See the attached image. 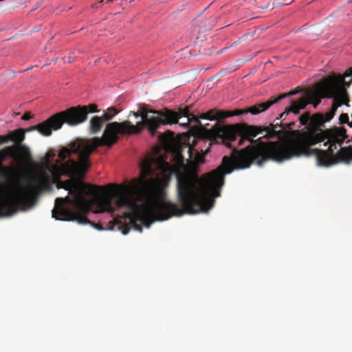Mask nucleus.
<instances>
[{
    "mask_svg": "<svg viewBox=\"0 0 352 352\" xmlns=\"http://www.w3.org/2000/svg\"><path fill=\"white\" fill-rule=\"evenodd\" d=\"M210 146L201 153L188 146L189 157L193 161L190 167L185 166L179 150L175 151L174 160L179 167L170 164L163 156H146L140 163V177L132 179L129 185H122L115 195L117 206L132 212L114 219L110 228L126 234L131 228L142 232V225L148 228L155 221L207 212L213 207L214 198L220 196L226 174L249 168L253 163L261 166L265 162L258 142L241 150L234 148L230 157H223L217 169L199 177L196 168L204 162Z\"/></svg>",
    "mask_w": 352,
    "mask_h": 352,
    "instance_id": "nucleus-1",
    "label": "nucleus"
},
{
    "mask_svg": "<svg viewBox=\"0 0 352 352\" xmlns=\"http://www.w3.org/2000/svg\"><path fill=\"white\" fill-rule=\"evenodd\" d=\"M94 138L89 140L76 139L63 146L58 153V160L54 164H47L33 185L15 189L5 201H0V217L14 213L19 207L31 206L36 196L43 190L51 189L56 184L57 188L69 191L72 196L58 197L52 210V217L60 221H76L80 224H91L98 230L102 228L91 222L86 215L96 206V212L113 213L116 208L115 195L121 190L119 186L113 196H97L87 199L85 194L96 193L98 186L85 185L78 178H82L91 165L89 157L98 146Z\"/></svg>",
    "mask_w": 352,
    "mask_h": 352,
    "instance_id": "nucleus-2",
    "label": "nucleus"
},
{
    "mask_svg": "<svg viewBox=\"0 0 352 352\" xmlns=\"http://www.w3.org/2000/svg\"><path fill=\"white\" fill-rule=\"evenodd\" d=\"M349 85L342 78L329 77L316 85L314 90L307 92L308 104L316 107L324 98H333L329 111L325 114L316 113L310 116L305 112L299 117L300 123L306 130L292 131L295 138L281 142H260L265 162H281L293 157L315 154L319 166L332 165V154L348 139L346 130L342 126L325 129V122L330 121L339 107L349 106V98L342 84Z\"/></svg>",
    "mask_w": 352,
    "mask_h": 352,
    "instance_id": "nucleus-3",
    "label": "nucleus"
},
{
    "mask_svg": "<svg viewBox=\"0 0 352 352\" xmlns=\"http://www.w3.org/2000/svg\"><path fill=\"white\" fill-rule=\"evenodd\" d=\"M140 117L142 121L135 125L129 120L121 122H113L106 124L102 137L94 138V142H96L95 146H106L110 148L118 142V135L138 134L144 127H147L150 133L154 136L161 125L171 124L178 119L176 112L171 110H166L163 113L156 110H148L144 107L141 109Z\"/></svg>",
    "mask_w": 352,
    "mask_h": 352,
    "instance_id": "nucleus-4",
    "label": "nucleus"
},
{
    "mask_svg": "<svg viewBox=\"0 0 352 352\" xmlns=\"http://www.w3.org/2000/svg\"><path fill=\"white\" fill-rule=\"evenodd\" d=\"M279 118H276L273 123L267 126H250L246 124L227 125L223 128H219L213 131L208 132V133L211 137H219L222 141L228 140V142H231L232 145L231 148L233 150L234 148L236 149L234 142L237 137L240 138L237 142V146H242L245 141L249 142L252 144L260 140L261 138L256 140H254V138L258 134L265 132L263 138L267 139L273 138L276 136L280 138L286 134L294 124V122L283 123L282 121H279Z\"/></svg>",
    "mask_w": 352,
    "mask_h": 352,
    "instance_id": "nucleus-5",
    "label": "nucleus"
},
{
    "mask_svg": "<svg viewBox=\"0 0 352 352\" xmlns=\"http://www.w3.org/2000/svg\"><path fill=\"white\" fill-rule=\"evenodd\" d=\"M25 139L23 129L19 128L10 131L8 134L0 135L1 144L13 142L10 146L0 150V161L10 158L18 166H28L32 161L30 148L23 144Z\"/></svg>",
    "mask_w": 352,
    "mask_h": 352,
    "instance_id": "nucleus-6",
    "label": "nucleus"
},
{
    "mask_svg": "<svg viewBox=\"0 0 352 352\" xmlns=\"http://www.w3.org/2000/svg\"><path fill=\"white\" fill-rule=\"evenodd\" d=\"M294 93L289 94H283L277 97H272V98L265 102L260 103L258 104L254 105L248 108V109H236L234 111H218L215 109L208 111L205 113H202L200 116V118L207 119L210 120H221L226 118L231 117L232 116H239L242 115L245 113H250L253 115L258 114L263 111L267 110L269 107H270L272 104L278 102L280 100L285 98L287 95H292Z\"/></svg>",
    "mask_w": 352,
    "mask_h": 352,
    "instance_id": "nucleus-7",
    "label": "nucleus"
},
{
    "mask_svg": "<svg viewBox=\"0 0 352 352\" xmlns=\"http://www.w3.org/2000/svg\"><path fill=\"white\" fill-rule=\"evenodd\" d=\"M176 113L178 116V118H179L182 116L187 118L186 122L179 123L180 125L187 127V126H188L189 122H192V121L196 122L197 124H199V128L197 129V134L201 140H206V142H208V143L210 146H211L212 144H223L228 148H232V145L231 142H228V140H225L222 141L220 138H219V137L215 136L213 138V137H211V135H209L210 134L208 133V132L213 131L219 128H223L226 126H219L218 124H216L212 128H211L210 129H208L201 124V123L198 118H197L195 115L190 113L189 110L187 108L181 109L179 111V113ZM178 120L179 119H177V121H176L175 122H173V124L177 123Z\"/></svg>",
    "mask_w": 352,
    "mask_h": 352,
    "instance_id": "nucleus-8",
    "label": "nucleus"
},
{
    "mask_svg": "<svg viewBox=\"0 0 352 352\" xmlns=\"http://www.w3.org/2000/svg\"><path fill=\"white\" fill-rule=\"evenodd\" d=\"M54 130L60 129L64 123L69 126H76L87 120L85 109L82 107H72L65 111H60L52 116Z\"/></svg>",
    "mask_w": 352,
    "mask_h": 352,
    "instance_id": "nucleus-9",
    "label": "nucleus"
},
{
    "mask_svg": "<svg viewBox=\"0 0 352 352\" xmlns=\"http://www.w3.org/2000/svg\"><path fill=\"white\" fill-rule=\"evenodd\" d=\"M33 131H37L40 134H41L43 136H50L52 135V131L54 130V124L52 122V116L50 117L46 120L30 126L27 129H23L24 135H25V133L28 132H31Z\"/></svg>",
    "mask_w": 352,
    "mask_h": 352,
    "instance_id": "nucleus-10",
    "label": "nucleus"
},
{
    "mask_svg": "<svg viewBox=\"0 0 352 352\" xmlns=\"http://www.w3.org/2000/svg\"><path fill=\"white\" fill-rule=\"evenodd\" d=\"M292 104L289 107H287L284 112L280 114V120H285L286 116L292 112L295 114H298L300 109H303L306 107L307 102V98H301L298 100L294 102L291 101Z\"/></svg>",
    "mask_w": 352,
    "mask_h": 352,
    "instance_id": "nucleus-11",
    "label": "nucleus"
},
{
    "mask_svg": "<svg viewBox=\"0 0 352 352\" xmlns=\"http://www.w3.org/2000/svg\"><path fill=\"white\" fill-rule=\"evenodd\" d=\"M107 122L102 116H94L89 121V129L91 134H96L101 131L104 123Z\"/></svg>",
    "mask_w": 352,
    "mask_h": 352,
    "instance_id": "nucleus-12",
    "label": "nucleus"
},
{
    "mask_svg": "<svg viewBox=\"0 0 352 352\" xmlns=\"http://www.w3.org/2000/svg\"><path fill=\"white\" fill-rule=\"evenodd\" d=\"M118 111L114 107L108 108L103 113L102 117L106 122H109L118 113Z\"/></svg>",
    "mask_w": 352,
    "mask_h": 352,
    "instance_id": "nucleus-13",
    "label": "nucleus"
},
{
    "mask_svg": "<svg viewBox=\"0 0 352 352\" xmlns=\"http://www.w3.org/2000/svg\"><path fill=\"white\" fill-rule=\"evenodd\" d=\"M331 77H337V78H342L345 79V82L347 83H349V85H346L345 84H342V87L345 89L344 87H349L350 85L352 83V68L348 69L344 76H332Z\"/></svg>",
    "mask_w": 352,
    "mask_h": 352,
    "instance_id": "nucleus-14",
    "label": "nucleus"
},
{
    "mask_svg": "<svg viewBox=\"0 0 352 352\" xmlns=\"http://www.w3.org/2000/svg\"><path fill=\"white\" fill-rule=\"evenodd\" d=\"M12 168L8 166H4L3 163L0 164V177L9 179L11 176Z\"/></svg>",
    "mask_w": 352,
    "mask_h": 352,
    "instance_id": "nucleus-15",
    "label": "nucleus"
},
{
    "mask_svg": "<svg viewBox=\"0 0 352 352\" xmlns=\"http://www.w3.org/2000/svg\"><path fill=\"white\" fill-rule=\"evenodd\" d=\"M81 107L83 110L85 109L87 118V114L89 113H96V112L99 111V110L98 109L97 105H96L95 104H91L89 105H85V106H81Z\"/></svg>",
    "mask_w": 352,
    "mask_h": 352,
    "instance_id": "nucleus-16",
    "label": "nucleus"
},
{
    "mask_svg": "<svg viewBox=\"0 0 352 352\" xmlns=\"http://www.w3.org/2000/svg\"><path fill=\"white\" fill-rule=\"evenodd\" d=\"M339 122L340 124H347L349 126L350 121L347 113H342L339 117Z\"/></svg>",
    "mask_w": 352,
    "mask_h": 352,
    "instance_id": "nucleus-17",
    "label": "nucleus"
},
{
    "mask_svg": "<svg viewBox=\"0 0 352 352\" xmlns=\"http://www.w3.org/2000/svg\"><path fill=\"white\" fill-rule=\"evenodd\" d=\"M167 134L168 135V136H166V133H162L160 135V139H162V140H166L173 138V133L172 132L168 131Z\"/></svg>",
    "mask_w": 352,
    "mask_h": 352,
    "instance_id": "nucleus-18",
    "label": "nucleus"
},
{
    "mask_svg": "<svg viewBox=\"0 0 352 352\" xmlns=\"http://www.w3.org/2000/svg\"><path fill=\"white\" fill-rule=\"evenodd\" d=\"M32 118V115L30 113H25L22 116L21 119L23 120H28Z\"/></svg>",
    "mask_w": 352,
    "mask_h": 352,
    "instance_id": "nucleus-19",
    "label": "nucleus"
},
{
    "mask_svg": "<svg viewBox=\"0 0 352 352\" xmlns=\"http://www.w3.org/2000/svg\"><path fill=\"white\" fill-rule=\"evenodd\" d=\"M292 2V0H283L282 2L280 3V5H289Z\"/></svg>",
    "mask_w": 352,
    "mask_h": 352,
    "instance_id": "nucleus-20",
    "label": "nucleus"
},
{
    "mask_svg": "<svg viewBox=\"0 0 352 352\" xmlns=\"http://www.w3.org/2000/svg\"><path fill=\"white\" fill-rule=\"evenodd\" d=\"M115 0H100L99 3H104L105 4L107 3H113Z\"/></svg>",
    "mask_w": 352,
    "mask_h": 352,
    "instance_id": "nucleus-21",
    "label": "nucleus"
},
{
    "mask_svg": "<svg viewBox=\"0 0 352 352\" xmlns=\"http://www.w3.org/2000/svg\"><path fill=\"white\" fill-rule=\"evenodd\" d=\"M135 118L140 117V112H131Z\"/></svg>",
    "mask_w": 352,
    "mask_h": 352,
    "instance_id": "nucleus-22",
    "label": "nucleus"
},
{
    "mask_svg": "<svg viewBox=\"0 0 352 352\" xmlns=\"http://www.w3.org/2000/svg\"><path fill=\"white\" fill-rule=\"evenodd\" d=\"M348 2L351 3H352V0H348Z\"/></svg>",
    "mask_w": 352,
    "mask_h": 352,
    "instance_id": "nucleus-23",
    "label": "nucleus"
}]
</instances>
